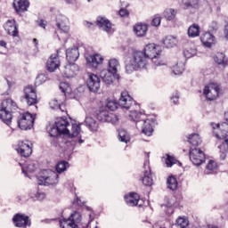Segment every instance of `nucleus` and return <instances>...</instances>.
I'll return each instance as SVG.
<instances>
[{
    "mask_svg": "<svg viewBox=\"0 0 228 228\" xmlns=\"http://www.w3.org/2000/svg\"><path fill=\"white\" fill-rule=\"evenodd\" d=\"M129 118H131L136 124L137 129H141L142 133L146 136H151L154 132L152 128V122L147 118V116L142 112L136 110L130 111Z\"/></svg>",
    "mask_w": 228,
    "mask_h": 228,
    "instance_id": "nucleus-1",
    "label": "nucleus"
},
{
    "mask_svg": "<svg viewBox=\"0 0 228 228\" xmlns=\"http://www.w3.org/2000/svg\"><path fill=\"white\" fill-rule=\"evenodd\" d=\"M150 60L145 56L143 52H135L133 58H128L126 60V71L127 74L138 70V69H145L149 63Z\"/></svg>",
    "mask_w": 228,
    "mask_h": 228,
    "instance_id": "nucleus-2",
    "label": "nucleus"
},
{
    "mask_svg": "<svg viewBox=\"0 0 228 228\" xmlns=\"http://www.w3.org/2000/svg\"><path fill=\"white\" fill-rule=\"evenodd\" d=\"M55 125L61 134H71V136H76L78 133H81V126H79V125L72 124L63 118H57Z\"/></svg>",
    "mask_w": 228,
    "mask_h": 228,
    "instance_id": "nucleus-3",
    "label": "nucleus"
},
{
    "mask_svg": "<svg viewBox=\"0 0 228 228\" xmlns=\"http://www.w3.org/2000/svg\"><path fill=\"white\" fill-rule=\"evenodd\" d=\"M134 103V102L133 101V98L129 95V93L124 91L121 93V96L118 100V104L115 100H108L107 108L110 110V111H115V110L118 109L119 105L121 106V108H125V110H129V108H131Z\"/></svg>",
    "mask_w": 228,
    "mask_h": 228,
    "instance_id": "nucleus-4",
    "label": "nucleus"
},
{
    "mask_svg": "<svg viewBox=\"0 0 228 228\" xmlns=\"http://www.w3.org/2000/svg\"><path fill=\"white\" fill-rule=\"evenodd\" d=\"M159 46H156L155 44H148L143 50V54H145V57L148 58L150 61L155 64V65H161V62H158V56H159L160 53Z\"/></svg>",
    "mask_w": 228,
    "mask_h": 228,
    "instance_id": "nucleus-5",
    "label": "nucleus"
},
{
    "mask_svg": "<svg viewBox=\"0 0 228 228\" xmlns=\"http://www.w3.org/2000/svg\"><path fill=\"white\" fill-rule=\"evenodd\" d=\"M35 122V118L31 113H25L19 117L18 118V126L22 131H28V129H31L33 127V124Z\"/></svg>",
    "mask_w": 228,
    "mask_h": 228,
    "instance_id": "nucleus-6",
    "label": "nucleus"
},
{
    "mask_svg": "<svg viewBox=\"0 0 228 228\" xmlns=\"http://www.w3.org/2000/svg\"><path fill=\"white\" fill-rule=\"evenodd\" d=\"M189 158L196 167L202 165L206 161V154L204 151L199 148H194L190 150Z\"/></svg>",
    "mask_w": 228,
    "mask_h": 228,
    "instance_id": "nucleus-7",
    "label": "nucleus"
},
{
    "mask_svg": "<svg viewBox=\"0 0 228 228\" xmlns=\"http://www.w3.org/2000/svg\"><path fill=\"white\" fill-rule=\"evenodd\" d=\"M23 99H25L28 106H34V104H37V102H38L37 89L33 88L31 86L25 87L23 91Z\"/></svg>",
    "mask_w": 228,
    "mask_h": 228,
    "instance_id": "nucleus-8",
    "label": "nucleus"
},
{
    "mask_svg": "<svg viewBox=\"0 0 228 228\" xmlns=\"http://www.w3.org/2000/svg\"><path fill=\"white\" fill-rule=\"evenodd\" d=\"M83 142L84 141L81 139V133H78L76 135L68 134V138L63 142V147L68 151H74V147H76L77 143H83Z\"/></svg>",
    "mask_w": 228,
    "mask_h": 228,
    "instance_id": "nucleus-9",
    "label": "nucleus"
},
{
    "mask_svg": "<svg viewBox=\"0 0 228 228\" xmlns=\"http://www.w3.org/2000/svg\"><path fill=\"white\" fill-rule=\"evenodd\" d=\"M220 94V87L216 84H210L205 86L204 95L208 99V101H215V99L218 98V94Z\"/></svg>",
    "mask_w": 228,
    "mask_h": 228,
    "instance_id": "nucleus-10",
    "label": "nucleus"
},
{
    "mask_svg": "<svg viewBox=\"0 0 228 228\" xmlns=\"http://www.w3.org/2000/svg\"><path fill=\"white\" fill-rule=\"evenodd\" d=\"M97 118L100 122L118 124V116H117V114L110 113L108 110H101L97 115Z\"/></svg>",
    "mask_w": 228,
    "mask_h": 228,
    "instance_id": "nucleus-11",
    "label": "nucleus"
},
{
    "mask_svg": "<svg viewBox=\"0 0 228 228\" xmlns=\"http://www.w3.org/2000/svg\"><path fill=\"white\" fill-rule=\"evenodd\" d=\"M12 222L15 227H29L31 225V221L29 220V216L23 214H16L12 217Z\"/></svg>",
    "mask_w": 228,
    "mask_h": 228,
    "instance_id": "nucleus-12",
    "label": "nucleus"
},
{
    "mask_svg": "<svg viewBox=\"0 0 228 228\" xmlns=\"http://www.w3.org/2000/svg\"><path fill=\"white\" fill-rule=\"evenodd\" d=\"M86 86L90 92H99L101 88V78L95 74L90 73L86 82Z\"/></svg>",
    "mask_w": 228,
    "mask_h": 228,
    "instance_id": "nucleus-13",
    "label": "nucleus"
},
{
    "mask_svg": "<svg viewBox=\"0 0 228 228\" xmlns=\"http://www.w3.org/2000/svg\"><path fill=\"white\" fill-rule=\"evenodd\" d=\"M213 129H216V138L219 140H224L228 136V124L227 123H221L216 124V126H213Z\"/></svg>",
    "mask_w": 228,
    "mask_h": 228,
    "instance_id": "nucleus-14",
    "label": "nucleus"
},
{
    "mask_svg": "<svg viewBox=\"0 0 228 228\" xmlns=\"http://www.w3.org/2000/svg\"><path fill=\"white\" fill-rule=\"evenodd\" d=\"M49 175L48 176H41L40 181L42 182V184H45V186H49L53 184H58V173L54 171H48Z\"/></svg>",
    "mask_w": 228,
    "mask_h": 228,
    "instance_id": "nucleus-15",
    "label": "nucleus"
},
{
    "mask_svg": "<svg viewBox=\"0 0 228 228\" xmlns=\"http://www.w3.org/2000/svg\"><path fill=\"white\" fill-rule=\"evenodd\" d=\"M87 65L91 69H97L99 65H102V62L104 61V58L102 57L101 54H94L89 55L86 58Z\"/></svg>",
    "mask_w": 228,
    "mask_h": 228,
    "instance_id": "nucleus-16",
    "label": "nucleus"
},
{
    "mask_svg": "<svg viewBox=\"0 0 228 228\" xmlns=\"http://www.w3.org/2000/svg\"><path fill=\"white\" fill-rule=\"evenodd\" d=\"M69 20L63 14H59L56 17V26L62 33H69L70 28L68 26Z\"/></svg>",
    "mask_w": 228,
    "mask_h": 228,
    "instance_id": "nucleus-17",
    "label": "nucleus"
},
{
    "mask_svg": "<svg viewBox=\"0 0 228 228\" xmlns=\"http://www.w3.org/2000/svg\"><path fill=\"white\" fill-rule=\"evenodd\" d=\"M96 25L103 31H106V33L111 34L115 31L113 25L106 18H98Z\"/></svg>",
    "mask_w": 228,
    "mask_h": 228,
    "instance_id": "nucleus-18",
    "label": "nucleus"
},
{
    "mask_svg": "<svg viewBox=\"0 0 228 228\" xmlns=\"http://www.w3.org/2000/svg\"><path fill=\"white\" fill-rule=\"evenodd\" d=\"M16 151L23 158H29V155L33 152V149L29 147V144L24 142H20L18 143V148H16Z\"/></svg>",
    "mask_w": 228,
    "mask_h": 228,
    "instance_id": "nucleus-19",
    "label": "nucleus"
},
{
    "mask_svg": "<svg viewBox=\"0 0 228 228\" xmlns=\"http://www.w3.org/2000/svg\"><path fill=\"white\" fill-rule=\"evenodd\" d=\"M60 67V58L57 54H52L46 62V69L49 72H54Z\"/></svg>",
    "mask_w": 228,
    "mask_h": 228,
    "instance_id": "nucleus-20",
    "label": "nucleus"
},
{
    "mask_svg": "<svg viewBox=\"0 0 228 228\" xmlns=\"http://www.w3.org/2000/svg\"><path fill=\"white\" fill-rule=\"evenodd\" d=\"M4 29L11 37H19V30L17 29V24L15 20H9L4 24Z\"/></svg>",
    "mask_w": 228,
    "mask_h": 228,
    "instance_id": "nucleus-21",
    "label": "nucleus"
},
{
    "mask_svg": "<svg viewBox=\"0 0 228 228\" xmlns=\"http://www.w3.org/2000/svg\"><path fill=\"white\" fill-rule=\"evenodd\" d=\"M77 72H79V67L74 63L65 66L63 70L64 77L68 78L74 77Z\"/></svg>",
    "mask_w": 228,
    "mask_h": 228,
    "instance_id": "nucleus-22",
    "label": "nucleus"
},
{
    "mask_svg": "<svg viewBox=\"0 0 228 228\" xmlns=\"http://www.w3.org/2000/svg\"><path fill=\"white\" fill-rule=\"evenodd\" d=\"M117 73H113V71L110 69H102L100 72V77H102V81L105 82L106 85H111Z\"/></svg>",
    "mask_w": 228,
    "mask_h": 228,
    "instance_id": "nucleus-23",
    "label": "nucleus"
},
{
    "mask_svg": "<svg viewBox=\"0 0 228 228\" xmlns=\"http://www.w3.org/2000/svg\"><path fill=\"white\" fill-rule=\"evenodd\" d=\"M66 58L69 63H74L79 58V50L77 47L70 48L66 51Z\"/></svg>",
    "mask_w": 228,
    "mask_h": 228,
    "instance_id": "nucleus-24",
    "label": "nucleus"
},
{
    "mask_svg": "<svg viewBox=\"0 0 228 228\" xmlns=\"http://www.w3.org/2000/svg\"><path fill=\"white\" fill-rule=\"evenodd\" d=\"M200 40L205 47H211L215 44V36L209 32L201 35Z\"/></svg>",
    "mask_w": 228,
    "mask_h": 228,
    "instance_id": "nucleus-25",
    "label": "nucleus"
},
{
    "mask_svg": "<svg viewBox=\"0 0 228 228\" xmlns=\"http://www.w3.org/2000/svg\"><path fill=\"white\" fill-rule=\"evenodd\" d=\"M0 118L4 124H6V126H10V124H12V118H13V117L12 116V112L10 110H6V109H3L1 107Z\"/></svg>",
    "mask_w": 228,
    "mask_h": 228,
    "instance_id": "nucleus-26",
    "label": "nucleus"
},
{
    "mask_svg": "<svg viewBox=\"0 0 228 228\" xmlns=\"http://www.w3.org/2000/svg\"><path fill=\"white\" fill-rule=\"evenodd\" d=\"M29 7V2L28 0H14L13 8L16 12H26Z\"/></svg>",
    "mask_w": 228,
    "mask_h": 228,
    "instance_id": "nucleus-27",
    "label": "nucleus"
},
{
    "mask_svg": "<svg viewBox=\"0 0 228 228\" xmlns=\"http://www.w3.org/2000/svg\"><path fill=\"white\" fill-rule=\"evenodd\" d=\"M125 200L128 206H138L140 195H138V193L132 192L128 196H125Z\"/></svg>",
    "mask_w": 228,
    "mask_h": 228,
    "instance_id": "nucleus-28",
    "label": "nucleus"
},
{
    "mask_svg": "<svg viewBox=\"0 0 228 228\" xmlns=\"http://www.w3.org/2000/svg\"><path fill=\"white\" fill-rule=\"evenodd\" d=\"M85 122L86 126L90 129V131H93V133H95V131L99 129V123L93 117H86Z\"/></svg>",
    "mask_w": 228,
    "mask_h": 228,
    "instance_id": "nucleus-29",
    "label": "nucleus"
},
{
    "mask_svg": "<svg viewBox=\"0 0 228 228\" xmlns=\"http://www.w3.org/2000/svg\"><path fill=\"white\" fill-rule=\"evenodd\" d=\"M72 220H69L68 223H66L68 228H77V225L76 224V222H81V215L79 213L75 212L71 215ZM62 228H65L63 226Z\"/></svg>",
    "mask_w": 228,
    "mask_h": 228,
    "instance_id": "nucleus-30",
    "label": "nucleus"
},
{
    "mask_svg": "<svg viewBox=\"0 0 228 228\" xmlns=\"http://www.w3.org/2000/svg\"><path fill=\"white\" fill-rule=\"evenodd\" d=\"M147 25L142 23H138L134 27V31L137 37L147 35Z\"/></svg>",
    "mask_w": 228,
    "mask_h": 228,
    "instance_id": "nucleus-31",
    "label": "nucleus"
},
{
    "mask_svg": "<svg viewBox=\"0 0 228 228\" xmlns=\"http://www.w3.org/2000/svg\"><path fill=\"white\" fill-rule=\"evenodd\" d=\"M163 44L167 49H172V47H175V45H177V37L174 36H167L165 37Z\"/></svg>",
    "mask_w": 228,
    "mask_h": 228,
    "instance_id": "nucleus-32",
    "label": "nucleus"
},
{
    "mask_svg": "<svg viewBox=\"0 0 228 228\" xmlns=\"http://www.w3.org/2000/svg\"><path fill=\"white\" fill-rule=\"evenodd\" d=\"M1 108L6 110L7 111L12 112L15 108H17V103L12 99H6L2 102Z\"/></svg>",
    "mask_w": 228,
    "mask_h": 228,
    "instance_id": "nucleus-33",
    "label": "nucleus"
},
{
    "mask_svg": "<svg viewBox=\"0 0 228 228\" xmlns=\"http://www.w3.org/2000/svg\"><path fill=\"white\" fill-rule=\"evenodd\" d=\"M199 35H200V27L199 25L193 24L188 28L189 37L195 38V37H199Z\"/></svg>",
    "mask_w": 228,
    "mask_h": 228,
    "instance_id": "nucleus-34",
    "label": "nucleus"
},
{
    "mask_svg": "<svg viewBox=\"0 0 228 228\" xmlns=\"http://www.w3.org/2000/svg\"><path fill=\"white\" fill-rule=\"evenodd\" d=\"M49 106L52 110H60V111H65V107L61 105V102L58 101V99H52L49 102Z\"/></svg>",
    "mask_w": 228,
    "mask_h": 228,
    "instance_id": "nucleus-35",
    "label": "nucleus"
},
{
    "mask_svg": "<svg viewBox=\"0 0 228 228\" xmlns=\"http://www.w3.org/2000/svg\"><path fill=\"white\" fill-rule=\"evenodd\" d=\"M142 181L144 186H152L154 181L152 180V175H151V169H149V171H144V176L142 177Z\"/></svg>",
    "mask_w": 228,
    "mask_h": 228,
    "instance_id": "nucleus-36",
    "label": "nucleus"
},
{
    "mask_svg": "<svg viewBox=\"0 0 228 228\" xmlns=\"http://www.w3.org/2000/svg\"><path fill=\"white\" fill-rule=\"evenodd\" d=\"M109 69L108 70H110V72H112V74H117V72H118V67H119V63L117 59H110L109 61Z\"/></svg>",
    "mask_w": 228,
    "mask_h": 228,
    "instance_id": "nucleus-37",
    "label": "nucleus"
},
{
    "mask_svg": "<svg viewBox=\"0 0 228 228\" xmlns=\"http://www.w3.org/2000/svg\"><path fill=\"white\" fill-rule=\"evenodd\" d=\"M118 140L123 143H127L131 141V137L129 136V134L127 133V131L124 129H120L118 132Z\"/></svg>",
    "mask_w": 228,
    "mask_h": 228,
    "instance_id": "nucleus-38",
    "label": "nucleus"
},
{
    "mask_svg": "<svg viewBox=\"0 0 228 228\" xmlns=\"http://www.w3.org/2000/svg\"><path fill=\"white\" fill-rule=\"evenodd\" d=\"M47 133H49L52 137L60 136V134H61V132H60L56 123L47 127Z\"/></svg>",
    "mask_w": 228,
    "mask_h": 228,
    "instance_id": "nucleus-39",
    "label": "nucleus"
},
{
    "mask_svg": "<svg viewBox=\"0 0 228 228\" xmlns=\"http://www.w3.org/2000/svg\"><path fill=\"white\" fill-rule=\"evenodd\" d=\"M189 143L191 145H193L194 147H198V145H200L202 143V141L200 140V137L197 134H193L188 137Z\"/></svg>",
    "mask_w": 228,
    "mask_h": 228,
    "instance_id": "nucleus-40",
    "label": "nucleus"
},
{
    "mask_svg": "<svg viewBox=\"0 0 228 228\" xmlns=\"http://www.w3.org/2000/svg\"><path fill=\"white\" fill-rule=\"evenodd\" d=\"M167 188L169 190H172L173 191H175L177 190V179L174 176H169L167 181Z\"/></svg>",
    "mask_w": 228,
    "mask_h": 228,
    "instance_id": "nucleus-41",
    "label": "nucleus"
},
{
    "mask_svg": "<svg viewBox=\"0 0 228 228\" xmlns=\"http://www.w3.org/2000/svg\"><path fill=\"white\" fill-rule=\"evenodd\" d=\"M175 15H177V11L175 9H167L164 12V17H166L167 20H174Z\"/></svg>",
    "mask_w": 228,
    "mask_h": 228,
    "instance_id": "nucleus-42",
    "label": "nucleus"
},
{
    "mask_svg": "<svg viewBox=\"0 0 228 228\" xmlns=\"http://www.w3.org/2000/svg\"><path fill=\"white\" fill-rule=\"evenodd\" d=\"M67 168H69V162L67 161H61L56 165V171L58 174H63Z\"/></svg>",
    "mask_w": 228,
    "mask_h": 228,
    "instance_id": "nucleus-43",
    "label": "nucleus"
},
{
    "mask_svg": "<svg viewBox=\"0 0 228 228\" xmlns=\"http://www.w3.org/2000/svg\"><path fill=\"white\" fill-rule=\"evenodd\" d=\"M173 72L176 76H179L180 74H183L184 72V63L178 62L173 67Z\"/></svg>",
    "mask_w": 228,
    "mask_h": 228,
    "instance_id": "nucleus-44",
    "label": "nucleus"
},
{
    "mask_svg": "<svg viewBox=\"0 0 228 228\" xmlns=\"http://www.w3.org/2000/svg\"><path fill=\"white\" fill-rule=\"evenodd\" d=\"M214 61H216L217 65H222L225 61V54L224 53H217L214 56Z\"/></svg>",
    "mask_w": 228,
    "mask_h": 228,
    "instance_id": "nucleus-45",
    "label": "nucleus"
},
{
    "mask_svg": "<svg viewBox=\"0 0 228 228\" xmlns=\"http://www.w3.org/2000/svg\"><path fill=\"white\" fill-rule=\"evenodd\" d=\"M188 224H190V222L186 217H178L176 220V225L179 228H186L188 227Z\"/></svg>",
    "mask_w": 228,
    "mask_h": 228,
    "instance_id": "nucleus-46",
    "label": "nucleus"
},
{
    "mask_svg": "<svg viewBox=\"0 0 228 228\" xmlns=\"http://www.w3.org/2000/svg\"><path fill=\"white\" fill-rule=\"evenodd\" d=\"M59 88L62 92V94H70L72 92L70 86L67 82H61L59 85Z\"/></svg>",
    "mask_w": 228,
    "mask_h": 228,
    "instance_id": "nucleus-47",
    "label": "nucleus"
},
{
    "mask_svg": "<svg viewBox=\"0 0 228 228\" xmlns=\"http://www.w3.org/2000/svg\"><path fill=\"white\" fill-rule=\"evenodd\" d=\"M216 162L214 160H209L206 167V174H212L214 170H216Z\"/></svg>",
    "mask_w": 228,
    "mask_h": 228,
    "instance_id": "nucleus-48",
    "label": "nucleus"
},
{
    "mask_svg": "<svg viewBox=\"0 0 228 228\" xmlns=\"http://www.w3.org/2000/svg\"><path fill=\"white\" fill-rule=\"evenodd\" d=\"M35 169H36L35 163L30 162L26 165V169H24V167L22 168V172L23 173L28 172L29 174H32V172H34Z\"/></svg>",
    "mask_w": 228,
    "mask_h": 228,
    "instance_id": "nucleus-49",
    "label": "nucleus"
},
{
    "mask_svg": "<svg viewBox=\"0 0 228 228\" xmlns=\"http://www.w3.org/2000/svg\"><path fill=\"white\" fill-rule=\"evenodd\" d=\"M177 162V159L174 158L173 156L167 155V158L166 159V164L167 167H172V165H175V163Z\"/></svg>",
    "mask_w": 228,
    "mask_h": 228,
    "instance_id": "nucleus-50",
    "label": "nucleus"
},
{
    "mask_svg": "<svg viewBox=\"0 0 228 228\" xmlns=\"http://www.w3.org/2000/svg\"><path fill=\"white\" fill-rule=\"evenodd\" d=\"M118 14L120 17H122V19H127V17H129V12L126 8H121Z\"/></svg>",
    "mask_w": 228,
    "mask_h": 228,
    "instance_id": "nucleus-51",
    "label": "nucleus"
},
{
    "mask_svg": "<svg viewBox=\"0 0 228 228\" xmlns=\"http://www.w3.org/2000/svg\"><path fill=\"white\" fill-rule=\"evenodd\" d=\"M219 28H220V26L218 25V22H216V21H212L209 26V29L212 33L218 31Z\"/></svg>",
    "mask_w": 228,
    "mask_h": 228,
    "instance_id": "nucleus-52",
    "label": "nucleus"
},
{
    "mask_svg": "<svg viewBox=\"0 0 228 228\" xmlns=\"http://www.w3.org/2000/svg\"><path fill=\"white\" fill-rule=\"evenodd\" d=\"M220 151L223 152H228V139L224 140L222 145L219 146Z\"/></svg>",
    "mask_w": 228,
    "mask_h": 228,
    "instance_id": "nucleus-53",
    "label": "nucleus"
},
{
    "mask_svg": "<svg viewBox=\"0 0 228 228\" xmlns=\"http://www.w3.org/2000/svg\"><path fill=\"white\" fill-rule=\"evenodd\" d=\"M197 4H199V0H188V2L184 3V5L187 7H191V8H195V6H197Z\"/></svg>",
    "mask_w": 228,
    "mask_h": 228,
    "instance_id": "nucleus-54",
    "label": "nucleus"
},
{
    "mask_svg": "<svg viewBox=\"0 0 228 228\" xmlns=\"http://www.w3.org/2000/svg\"><path fill=\"white\" fill-rule=\"evenodd\" d=\"M151 24L153 26H155L156 28H158V26H159V24H161V17L159 16H155L151 21Z\"/></svg>",
    "mask_w": 228,
    "mask_h": 228,
    "instance_id": "nucleus-55",
    "label": "nucleus"
},
{
    "mask_svg": "<svg viewBox=\"0 0 228 228\" xmlns=\"http://www.w3.org/2000/svg\"><path fill=\"white\" fill-rule=\"evenodd\" d=\"M36 199L37 200H44V199H45V193L37 191L36 194Z\"/></svg>",
    "mask_w": 228,
    "mask_h": 228,
    "instance_id": "nucleus-56",
    "label": "nucleus"
},
{
    "mask_svg": "<svg viewBox=\"0 0 228 228\" xmlns=\"http://www.w3.org/2000/svg\"><path fill=\"white\" fill-rule=\"evenodd\" d=\"M37 83H42V82L45 81V75L41 74V75L37 76Z\"/></svg>",
    "mask_w": 228,
    "mask_h": 228,
    "instance_id": "nucleus-57",
    "label": "nucleus"
},
{
    "mask_svg": "<svg viewBox=\"0 0 228 228\" xmlns=\"http://www.w3.org/2000/svg\"><path fill=\"white\" fill-rule=\"evenodd\" d=\"M37 24L39 25V27L43 28L44 29H45V26H47V24L45 22H44V20H37Z\"/></svg>",
    "mask_w": 228,
    "mask_h": 228,
    "instance_id": "nucleus-58",
    "label": "nucleus"
},
{
    "mask_svg": "<svg viewBox=\"0 0 228 228\" xmlns=\"http://www.w3.org/2000/svg\"><path fill=\"white\" fill-rule=\"evenodd\" d=\"M157 63H160V64L157 65V67H159V65H165V61L163 60H161V57H159V54L157 55Z\"/></svg>",
    "mask_w": 228,
    "mask_h": 228,
    "instance_id": "nucleus-59",
    "label": "nucleus"
},
{
    "mask_svg": "<svg viewBox=\"0 0 228 228\" xmlns=\"http://www.w3.org/2000/svg\"><path fill=\"white\" fill-rule=\"evenodd\" d=\"M224 38L228 40V23L224 26Z\"/></svg>",
    "mask_w": 228,
    "mask_h": 228,
    "instance_id": "nucleus-60",
    "label": "nucleus"
},
{
    "mask_svg": "<svg viewBox=\"0 0 228 228\" xmlns=\"http://www.w3.org/2000/svg\"><path fill=\"white\" fill-rule=\"evenodd\" d=\"M184 56H185V58H191V56H193V54L190 53L189 50H185Z\"/></svg>",
    "mask_w": 228,
    "mask_h": 228,
    "instance_id": "nucleus-61",
    "label": "nucleus"
},
{
    "mask_svg": "<svg viewBox=\"0 0 228 228\" xmlns=\"http://www.w3.org/2000/svg\"><path fill=\"white\" fill-rule=\"evenodd\" d=\"M172 99H174L173 102L174 104H177V102H179V96L175 95V97H173Z\"/></svg>",
    "mask_w": 228,
    "mask_h": 228,
    "instance_id": "nucleus-62",
    "label": "nucleus"
},
{
    "mask_svg": "<svg viewBox=\"0 0 228 228\" xmlns=\"http://www.w3.org/2000/svg\"><path fill=\"white\" fill-rule=\"evenodd\" d=\"M85 25L86 26V28H92V26H94L93 23H90V22H88V21H86V22H85Z\"/></svg>",
    "mask_w": 228,
    "mask_h": 228,
    "instance_id": "nucleus-63",
    "label": "nucleus"
},
{
    "mask_svg": "<svg viewBox=\"0 0 228 228\" xmlns=\"http://www.w3.org/2000/svg\"><path fill=\"white\" fill-rule=\"evenodd\" d=\"M0 45H1V47H6V42L0 41Z\"/></svg>",
    "mask_w": 228,
    "mask_h": 228,
    "instance_id": "nucleus-64",
    "label": "nucleus"
}]
</instances>
